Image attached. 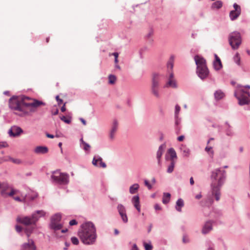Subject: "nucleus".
<instances>
[{
	"label": "nucleus",
	"instance_id": "1",
	"mask_svg": "<svg viewBox=\"0 0 250 250\" xmlns=\"http://www.w3.org/2000/svg\"><path fill=\"white\" fill-rule=\"evenodd\" d=\"M45 103L36 99H32L26 96H23L21 100L13 96L9 99V106L10 109L14 111V113L19 116L24 117L28 114V112L26 111L23 106L31 107V112H34L33 108H37L41 105H44Z\"/></svg>",
	"mask_w": 250,
	"mask_h": 250
},
{
	"label": "nucleus",
	"instance_id": "2",
	"mask_svg": "<svg viewBox=\"0 0 250 250\" xmlns=\"http://www.w3.org/2000/svg\"><path fill=\"white\" fill-rule=\"evenodd\" d=\"M226 178V171L221 168L214 169L211 171L210 175V179L212 181L211 184V200H212L213 197L216 201L220 200L221 188L225 183Z\"/></svg>",
	"mask_w": 250,
	"mask_h": 250
},
{
	"label": "nucleus",
	"instance_id": "3",
	"mask_svg": "<svg viewBox=\"0 0 250 250\" xmlns=\"http://www.w3.org/2000/svg\"><path fill=\"white\" fill-rule=\"evenodd\" d=\"M78 235L84 244H93L97 238L96 229L94 224L90 221L83 223L78 231Z\"/></svg>",
	"mask_w": 250,
	"mask_h": 250
},
{
	"label": "nucleus",
	"instance_id": "4",
	"mask_svg": "<svg viewBox=\"0 0 250 250\" xmlns=\"http://www.w3.org/2000/svg\"><path fill=\"white\" fill-rule=\"evenodd\" d=\"M194 59L196 65V74L197 76L202 80H205L208 77L209 73L205 59L198 55L195 56Z\"/></svg>",
	"mask_w": 250,
	"mask_h": 250
},
{
	"label": "nucleus",
	"instance_id": "5",
	"mask_svg": "<svg viewBox=\"0 0 250 250\" xmlns=\"http://www.w3.org/2000/svg\"><path fill=\"white\" fill-rule=\"evenodd\" d=\"M151 93L156 98H160L161 97V75L158 73H153L152 74L151 85Z\"/></svg>",
	"mask_w": 250,
	"mask_h": 250
},
{
	"label": "nucleus",
	"instance_id": "6",
	"mask_svg": "<svg viewBox=\"0 0 250 250\" xmlns=\"http://www.w3.org/2000/svg\"><path fill=\"white\" fill-rule=\"evenodd\" d=\"M69 176L67 173L61 172L57 170L52 172L51 182L57 185H66L69 183Z\"/></svg>",
	"mask_w": 250,
	"mask_h": 250
},
{
	"label": "nucleus",
	"instance_id": "7",
	"mask_svg": "<svg viewBox=\"0 0 250 250\" xmlns=\"http://www.w3.org/2000/svg\"><path fill=\"white\" fill-rule=\"evenodd\" d=\"M17 221L26 226L24 228V232L28 237H29L31 233L35 229V225L32 222V218L30 216L18 217Z\"/></svg>",
	"mask_w": 250,
	"mask_h": 250
},
{
	"label": "nucleus",
	"instance_id": "8",
	"mask_svg": "<svg viewBox=\"0 0 250 250\" xmlns=\"http://www.w3.org/2000/svg\"><path fill=\"white\" fill-rule=\"evenodd\" d=\"M229 42L233 49H237L241 43V37L240 33L233 32L230 33L229 37Z\"/></svg>",
	"mask_w": 250,
	"mask_h": 250
},
{
	"label": "nucleus",
	"instance_id": "9",
	"mask_svg": "<svg viewBox=\"0 0 250 250\" xmlns=\"http://www.w3.org/2000/svg\"><path fill=\"white\" fill-rule=\"evenodd\" d=\"M234 96L238 100V104L240 105L250 104V93H247V95H238L236 92H234Z\"/></svg>",
	"mask_w": 250,
	"mask_h": 250
},
{
	"label": "nucleus",
	"instance_id": "10",
	"mask_svg": "<svg viewBox=\"0 0 250 250\" xmlns=\"http://www.w3.org/2000/svg\"><path fill=\"white\" fill-rule=\"evenodd\" d=\"M169 87L175 89L178 87L176 81L174 78V74L173 72H170L167 81L164 85V88H167Z\"/></svg>",
	"mask_w": 250,
	"mask_h": 250
},
{
	"label": "nucleus",
	"instance_id": "11",
	"mask_svg": "<svg viewBox=\"0 0 250 250\" xmlns=\"http://www.w3.org/2000/svg\"><path fill=\"white\" fill-rule=\"evenodd\" d=\"M233 7L234 10L230 11L229 14V17L230 20L232 21L236 20L241 13V7L238 4L234 3L233 5Z\"/></svg>",
	"mask_w": 250,
	"mask_h": 250
},
{
	"label": "nucleus",
	"instance_id": "12",
	"mask_svg": "<svg viewBox=\"0 0 250 250\" xmlns=\"http://www.w3.org/2000/svg\"><path fill=\"white\" fill-rule=\"evenodd\" d=\"M117 209L123 222L125 223H127L128 218L127 216L126 211L125 207L123 205L119 204L117 207Z\"/></svg>",
	"mask_w": 250,
	"mask_h": 250
},
{
	"label": "nucleus",
	"instance_id": "13",
	"mask_svg": "<svg viewBox=\"0 0 250 250\" xmlns=\"http://www.w3.org/2000/svg\"><path fill=\"white\" fill-rule=\"evenodd\" d=\"M23 132V130L21 128L18 126L13 125L8 131V133L10 136L16 137Z\"/></svg>",
	"mask_w": 250,
	"mask_h": 250
},
{
	"label": "nucleus",
	"instance_id": "14",
	"mask_svg": "<svg viewBox=\"0 0 250 250\" xmlns=\"http://www.w3.org/2000/svg\"><path fill=\"white\" fill-rule=\"evenodd\" d=\"M212 223L213 222L210 220L204 223L201 229V232L203 234H207L212 230L213 229Z\"/></svg>",
	"mask_w": 250,
	"mask_h": 250
},
{
	"label": "nucleus",
	"instance_id": "15",
	"mask_svg": "<svg viewBox=\"0 0 250 250\" xmlns=\"http://www.w3.org/2000/svg\"><path fill=\"white\" fill-rule=\"evenodd\" d=\"M166 145L165 144H162L160 145L158 148V149L156 153V158L157 159L158 161V165L159 166L161 167L162 166V162H161V157L165 151V149L166 148Z\"/></svg>",
	"mask_w": 250,
	"mask_h": 250
},
{
	"label": "nucleus",
	"instance_id": "16",
	"mask_svg": "<svg viewBox=\"0 0 250 250\" xmlns=\"http://www.w3.org/2000/svg\"><path fill=\"white\" fill-rule=\"evenodd\" d=\"M36 247L32 239H28V242L21 246V250H36Z\"/></svg>",
	"mask_w": 250,
	"mask_h": 250
},
{
	"label": "nucleus",
	"instance_id": "17",
	"mask_svg": "<svg viewBox=\"0 0 250 250\" xmlns=\"http://www.w3.org/2000/svg\"><path fill=\"white\" fill-rule=\"evenodd\" d=\"M119 123L117 119H114L113 120L111 129L110 131L109 137L111 139H113L114 138L115 134L117 131L118 128Z\"/></svg>",
	"mask_w": 250,
	"mask_h": 250
},
{
	"label": "nucleus",
	"instance_id": "18",
	"mask_svg": "<svg viewBox=\"0 0 250 250\" xmlns=\"http://www.w3.org/2000/svg\"><path fill=\"white\" fill-rule=\"evenodd\" d=\"M45 214V212L42 210L36 211L30 216L32 218V222L35 225L39 219L41 217L44 216Z\"/></svg>",
	"mask_w": 250,
	"mask_h": 250
},
{
	"label": "nucleus",
	"instance_id": "19",
	"mask_svg": "<svg viewBox=\"0 0 250 250\" xmlns=\"http://www.w3.org/2000/svg\"><path fill=\"white\" fill-rule=\"evenodd\" d=\"M179 150L183 157L188 158L189 156L190 150L186 145H181L179 146Z\"/></svg>",
	"mask_w": 250,
	"mask_h": 250
},
{
	"label": "nucleus",
	"instance_id": "20",
	"mask_svg": "<svg viewBox=\"0 0 250 250\" xmlns=\"http://www.w3.org/2000/svg\"><path fill=\"white\" fill-rule=\"evenodd\" d=\"M131 202L137 211L140 212L141 211V206L139 195L133 196L131 199Z\"/></svg>",
	"mask_w": 250,
	"mask_h": 250
},
{
	"label": "nucleus",
	"instance_id": "21",
	"mask_svg": "<svg viewBox=\"0 0 250 250\" xmlns=\"http://www.w3.org/2000/svg\"><path fill=\"white\" fill-rule=\"evenodd\" d=\"M175 56L171 55L167 63V72L170 73V72H173V68L174 65Z\"/></svg>",
	"mask_w": 250,
	"mask_h": 250
},
{
	"label": "nucleus",
	"instance_id": "22",
	"mask_svg": "<svg viewBox=\"0 0 250 250\" xmlns=\"http://www.w3.org/2000/svg\"><path fill=\"white\" fill-rule=\"evenodd\" d=\"M226 125L225 133L226 135L229 137H232L234 135V132L233 130V127L228 122H226L225 123Z\"/></svg>",
	"mask_w": 250,
	"mask_h": 250
},
{
	"label": "nucleus",
	"instance_id": "23",
	"mask_svg": "<svg viewBox=\"0 0 250 250\" xmlns=\"http://www.w3.org/2000/svg\"><path fill=\"white\" fill-rule=\"evenodd\" d=\"M215 60L213 61V68L215 70L218 71L222 68V64L220 58L216 54H215Z\"/></svg>",
	"mask_w": 250,
	"mask_h": 250
},
{
	"label": "nucleus",
	"instance_id": "24",
	"mask_svg": "<svg viewBox=\"0 0 250 250\" xmlns=\"http://www.w3.org/2000/svg\"><path fill=\"white\" fill-rule=\"evenodd\" d=\"M48 152V148L45 146H38L34 149V152L39 154H46Z\"/></svg>",
	"mask_w": 250,
	"mask_h": 250
},
{
	"label": "nucleus",
	"instance_id": "25",
	"mask_svg": "<svg viewBox=\"0 0 250 250\" xmlns=\"http://www.w3.org/2000/svg\"><path fill=\"white\" fill-rule=\"evenodd\" d=\"M225 93L220 89L216 90L214 93V99L216 101H219L225 97Z\"/></svg>",
	"mask_w": 250,
	"mask_h": 250
},
{
	"label": "nucleus",
	"instance_id": "26",
	"mask_svg": "<svg viewBox=\"0 0 250 250\" xmlns=\"http://www.w3.org/2000/svg\"><path fill=\"white\" fill-rule=\"evenodd\" d=\"M184 206V200L182 198L178 199L176 202L175 205V209L178 212L182 211V208Z\"/></svg>",
	"mask_w": 250,
	"mask_h": 250
},
{
	"label": "nucleus",
	"instance_id": "27",
	"mask_svg": "<svg viewBox=\"0 0 250 250\" xmlns=\"http://www.w3.org/2000/svg\"><path fill=\"white\" fill-rule=\"evenodd\" d=\"M139 185L137 183H135L131 185L129 188V193L131 194H135L138 192L139 188Z\"/></svg>",
	"mask_w": 250,
	"mask_h": 250
},
{
	"label": "nucleus",
	"instance_id": "28",
	"mask_svg": "<svg viewBox=\"0 0 250 250\" xmlns=\"http://www.w3.org/2000/svg\"><path fill=\"white\" fill-rule=\"evenodd\" d=\"M81 147L85 151H89L90 146L83 140V138L80 139Z\"/></svg>",
	"mask_w": 250,
	"mask_h": 250
},
{
	"label": "nucleus",
	"instance_id": "29",
	"mask_svg": "<svg viewBox=\"0 0 250 250\" xmlns=\"http://www.w3.org/2000/svg\"><path fill=\"white\" fill-rule=\"evenodd\" d=\"M61 215L60 213H57L51 217V223H59L61 220Z\"/></svg>",
	"mask_w": 250,
	"mask_h": 250
},
{
	"label": "nucleus",
	"instance_id": "30",
	"mask_svg": "<svg viewBox=\"0 0 250 250\" xmlns=\"http://www.w3.org/2000/svg\"><path fill=\"white\" fill-rule=\"evenodd\" d=\"M171 195L169 193H166L164 192L163 193L162 202L164 204H167L169 201Z\"/></svg>",
	"mask_w": 250,
	"mask_h": 250
},
{
	"label": "nucleus",
	"instance_id": "31",
	"mask_svg": "<svg viewBox=\"0 0 250 250\" xmlns=\"http://www.w3.org/2000/svg\"><path fill=\"white\" fill-rule=\"evenodd\" d=\"M50 227L54 230H58L62 229V225L59 223H50Z\"/></svg>",
	"mask_w": 250,
	"mask_h": 250
},
{
	"label": "nucleus",
	"instance_id": "32",
	"mask_svg": "<svg viewBox=\"0 0 250 250\" xmlns=\"http://www.w3.org/2000/svg\"><path fill=\"white\" fill-rule=\"evenodd\" d=\"M168 153L170 156V161L174 160V159L177 158L176 152L173 148L171 147L168 149Z\"/></svg>",
	"mask_w": 250,
	"mask_h": 250
},
{
	"label": "nucleus",
	"instance_id": "33",
	"mask_svg": "<svg viewBox=\"0 0 250 250\" xmlns=\"http://www.w3.org/2000/svg\"><path fill=\"white\" fill-rule=\"evenodd\" d=\"M223 2L221 0H217L213 2L212 4V8L213 9H218L222 7Z\"/></svg>",
	"mask_w": 250,
	"mask_h": 250
},
{
	"label": "nucleus",
	"instance_id": "34",
	"mask_svg": "<svg viewBox=\"0 0 250 250\" xmlns=\"http://www.w3.org/2000/svg\"><path fill=\"white\" fill-rule=\"evenodd\" d=\"M0 188L2 189L1 194V195H3L5 193V191L9 188V186L6 182H2Z\"/></svg>",
	"mask_w": 250,
	"mask_h": 250
},
{
	"label": "nucleus",
	"instance_id": "35",
	"mask_svg": "<svg viewBox=\"0 0 250 250\" xmlns=\"http://www.w3.org/2000/svg\"><path fill=\"white\" fill-rule=\"evenodd\" d=\"M175 162L174 160H172L170 161V163L168 166L167 169V172L170 173L173 172L174 170V168L175 167Z\"/></svg>",
	"mask_w": 250,
	"mask_h": 250
},
{
	"label": "nucleus",
	"instance_id": "36",
	"mask_svg": "<svg viewBox=\"0 0 250 250\" xmlns=\"http://www.w3.org/2000/svg\"><path fill=\"white\" fill-rule=\"evenodd\" d=\"M103 160L101 157L98 155H96L94 157L92 160V164L96 167H98V162Z\"/></svg>",
	"mask_w": 250,
	"mask_h": 250
},
{
	"label": "nucleus",
	"instance_id": "37",
	"mask_svg": "<svg viewBox=\"0 0 250 250\" xmlns=\"http://www.w3.org/2000/svg\"><path fill=\"white\" fill-rule=\"evenodd\" d=\"M205 151L208 153V155L210 156V157H213V154H214V151L213 150H212V147L211 146H207L206 147H205Z\"/></svg>",
	"mask_w": 250,
	"mask_h": 250
},
{
	"label": "nucleus",
	"instance_id": "38",
	"mask_svg": "<svg viewBox=\"0 0 250 250\" xmlns=\"http://www.w3.org/2000/svg\"><path fill=\"white\" fill-rule=\"evenodd\" d=\"M235 92H236L238 95H247L248 91H245L243 87L240 86V88L238 89Z\"/></svg>",
	"mask_w": 250,
	"mask_h": 250
},
{
	"label": "nucleus",
	"instance_id": "39",
	"mask_svg": "<svg viewBox=\"0 0 250 250\" xmlns=\"http://www.w3.org/2000/svg\"><path fill=\"white\" fill-rule=\"evenodd\" d=\"M233 60L237 65H240V57L239 54L238 53H236L235 54V55L233 57Z\"/></svg>",
	"mask_w": 250,
	"mask_h": 250
},
{
	"label": "nucleus",
	"instance_id": "40",
	"mask_svg": "<svg viewBox=\"0 0 250 250\" xmlns=\"http://www.w3.org/2000/svg\"><path fill=\"white\" fill-rule=\"evenodd\" d=\"M174 119H175V129L179 130V128H178V125L181 123V118L179 117V116H174Z\"/></svg>",
	"mask_w": 250,
	"mask_h": 250
},
{
	"label": "nucleus",
	"instance_id": "41",
	"mask_svg": "<svg viewBox=\"0 0 250 250\" xmlns=\"http://www.w3.org/2000/svg\"><path fill=\"white\" fill-rule=\"evenodd\" d=\"M108 83L109 84H114L116 81V77L114 75H109L108 76Z\"/></svg>",
	"mask_w": 250,
	"mask_h": 250
},
{
	"label": "nucleus",
	"instance_id": "42",
	"mask_svg": "<svg viewBox=\"0 0 250 250\" xmlns=\"http://www.w3.org/2000/svg\"><path fill=\"white\" fill-rule=\"evenodd\" d=\"M71 241L72 243L75 245H78L79 244V239L75 236L72 237L71 238Z\"/></svg>",
	"mask_w": 250,
	"mask_h": 250
},
{
	"label": "nucleus",
	"instance_id": "43",
	"mask_svg": "<svg viewBox=\"0 0 250 250\" xmlns=\"http://www.w3.org/2000/svg\"><path fill=\"white\" fill-rule=\"evenodd\" d=\"M181 109L180 106L176 104L175 106V112H174V116H179V114Z\"/></svg>",
	"mask_w": 250,
	"mask_h": 250
},
{
	"label": "nucleus",
	"instance_id": "44",
	"mask_svg": "<svg viewBox=\"0 0 250 250\" xmlns=\"http://www.w3.org/2000/svg\"><path fill=\"white\" fill-rule=\"evenodd\" d=\"M60 119L63 122H64V123L68 124H70L71 122V120L70 118L69 119H66L64 116H62L60 117Z\"/></svg>",
	"mask_w": 250,
	"mask_h": 250
},
{
	"label": "nucleus",
	"instance_id": "45",
	"mask_svg": "<svg viewBox=\"0 0 250 250\" xmlns=\"http://www.w3.org/2000/svg\"><path fill=\"white\" fill-rule=\"evenodd\" d=\"M153 34V31L152 29H150L147 34L146 35V38L149 40L150 41H153V40L151 38Z\"/></svg>",
	"mask_w": 250,
	"mask_h": 250
},
{
	"label": "nucleus",
	"instance_id": "46",
	"mask_svg": "<svg viewBox=\"0 0 250 250\" xmlns=\"http://www.w3.org/2000/svg\"><path fill=\"white\" fill-rule=\"evenodd\" d=\"M144 247L146 250H151L152 249V246L150 243H144Z\"/></svg>",
	"mask_w": 250,
	"mask_h": 250
},
{
	"label": "nucleus",
	"instance_id": "47",
	"mask_svg": "<svg viewBox=\"0 0 250 250\" xmlns=\"http://www.w3.org/2000/svg\"><path fill=\"white\" fill-rule=\"evenodd\" d=\"M112 55L115 58V59H114L115 63L117 64L118 63V56H119L118 53H117V52H114V53H112Z\"/></svg>",
	"mask_w": 250,
	"mask_h": 250
},
{
	"label": "nucleus",
	"instance_id": "48",
	"mask_svg": "<svg viewBox=\"0 0 250 250\" xmlns=\"http://www.w3.org/2000/svg\"><path fill=\"white\" fill-rule=\"evenodd\" d=\"M17 190L12 188L11 191L8 193L7 195L9 196H13L15 194L17 193Z\"/></svg>",
	"mask_w": 250,
	"mask_h": 250
},
{
	"label": "nucleus",
	"instance_id": "49",
	"mask_svg": "<svg viewBox=\"0 0 250 250\" xmlns=\"http://www.w3.org/2000/svg\"><path fill=\"white\" fill-rule=\"evenodd\" d=\"M144 183L145 186L147 187L148 189H151L152 188L151 185L149 184V182L147 180H145L144 181Z\"/></svg>",
	"mask_w": 250,
	"mask_h": 250
},
{
	"label": "nucleus",
	"instance_id": "50",
	"mask_svg": "<svg viewBox=\"0 0 250 250\" xmlns=\"http://www.w3.org/2000/svg\"><path fill=\"white\" fill-rule=\"evenodd\" d=\"M15 229H16L17 232L18 233L21 232L23 229L20 226H18V225L16 226Z\"/></svg>",
	"mask_w": 250,
	"mask_h": 250
},
{
	"label": "nucleus",
	"instance_id": "51",
	"mask_svg": "<svg viewBox=\"0 0 250 250\" xmlns=\"http://www.w3.org/2000/svg\"><path fill=\"white\" fill-rule=\"evenodd\" d=\"M8 146V144L5 142H0V148L2 147H5Z\"/></svg>",
	"mask_w": 250,
	"mask_h": 250
},
{
	"label": "nucleus",
	"instance_id": "52",
	"mask_svg": "<svg viewBox=\"0 0 250 250\" xmlns=\"http://www.w3.org/2000/svg\"><path fill=\"white\" fill-rule=\"evenodd\" d=\"M69 225L73 226V225H77L78 224V222L76 221V220L73 219V220H71L69 222Z\"/></svg>",
	"mask_w": 250,
	"mask_h": 250
},
{
	"label": "nucleus",
	"instance_id": "53",
	"mask_svg": "<svg viewBox=\"0 0 250 250\" xmlns=\"http://www.w3.org/2000/svg\"><path fill=\"white\" fill-rule=\"evenodd\" d=\"M56 99L57 101L58 102V104L59 105H60L62 103V100L61 99H60L59 96L58 95H57L56 97Z\"/></svg>",
	"mask_w": 250,
	"mask_h": 250
},
{
	"label": "nucleus",
	"instance_id": "54",
	"mask_svg": "<svg viewBox=\"0 0 250 250\" xmlns=\"http://www.w3.org/2000/svg\"><path fill=\"white\" fill-rule=\"evenodd\" d=\"M99 164H100L99 167H102L103 168H105L106 167V164L105 163L103 162L102 161V160L100 161Z\"/></svg>",
	"mask_w": 250,
	"mask_h": 250
},
{
	"label": "nucleus",
	"instance_id": "55",
	"mask_svg": "<svg viewBox=\"0 0 250 250\" xmlns=\"http://www.w3.org/2000/svg\"><path fill=\"white\" fill-rule=\"evenodd\" d=\"M154 208L156 210H160L162 209L161 206L158 204H156L155 205Z\"/></svg>",
	"mask_w": 250,
	"mask_h": 250
},
{
	"label": "nucleus",
	"instance_id": "56",
	"mask_svg": "<svg viewBox=\"0 0 250 250\" xmlns=\"http://www.w3.org/2000/svg\"><path fill=\"white\" fill-rule=\"evenodd\" d=\"M10 160L14 163L20 164L21 163V161L19 159H14L11 158Z\"/></svg>",
	"mask_w": 250,
	"mask_h": 250
},
{
	"label": "nucleus",
	"instance_id": "57",
	"mask_svg": "<svg viewBox=\"0 0 250 250\" xmlns=\"http://www.w3.org/2000/svg\"><path fill=\"white\" fill-rule=\"evenodd\" d=\"M182 241L184 243H188L189 241L188 239L186 238L185 236L183 237Z\"/></svg>",
	"mask_w": 250,
	"mask_h": 250
},
{
	"label": "nucleus",
	"instance_id": "58",
	"mask_svg": "<svg viewBox=\"0 0 250 250\" xmlns=\"http://www.w3.org/2000/svg\"><path fill=\"white\" fill-rule=\"evenodd\" d=\"M184 138H185V136L184 135L180 136L177 138V140L180 142L183 141Z\"/></svg>",
	"mask_w": 250,
	"mask_h": 250
},
{
	"label": "nucleus",
	"instance_id": "59",
	"mask_svg": "<svg viewBox=\"0 0 250 250\" xmlns=\"http://www.w3.org/2000/svg\"><path fill=\"white\" fill-rule=\"evenodd\" d=\"M59 110L58 109H56L54 111H52V114L53 115H56L58 114Z\"/></svg>",
	"mask_w": 250,
	"mask_h": 250
},
{
	"label": "nucleus",
	"instance_id": "60",
	"mask_svg": "<svg viewBox=\"0 0 250 250\" xmlns=\"http://www.w3.org/2000/svg\"><path fill=\"white\" fill-rule=\"evenodd\" d=\"M46 136L47 137L49 138H51V139L54 138V137H55L53 135L50 134L48 133H46Z\"/></svg>",
	"mask_w": 250,
	"mask_h": 250
},
{
	"label": "nucleus",
	"instance_id": "61",
	"mask_svg": "<svg viewBox=\"0 0 250 250\" xmlns=\"http://www.w3.org/2000/svg\"><path fill=\"white\" fill-rule=\"evenodd\" d=\"M65 104H66V103H65L63 104V106L61 107V110L62 112H64L66 110Z\"/></svg>",
	"mask_w": 250,
	"mask_h": 250
},
{
	"label": "nucleus",
	"instance_id": "62",
	"mask_svg": "<svg viewBox=\"0 0 250 250\" xmlns=\"http://www.w3.org/2000/svg\"><path fill=\"white\" fill-rule=\"evenodd\" d=\"M13 199L18 202H22V200L19 197H13Z\"/></svg>",
	"mask_w": 250,
	"mask_h": 250
},
{
	"label": "nucleus",
	"instance_id": "63",
	"mask_svg": "<svg viewBox=\"0 0 250 250\" xmlns=\"http://www.w3.org/2000/svg\"><path fill=\"white\" fill-rule=\"evenodd\" d=\"M131 250H139L137 247L136 244H133Z\"/></svg>",
	"mask_w": 250,
	"mask_h": 250
},
{
	"label": "nucleus",
	"instance_id": "64",
	"mask_svg": "<svg viewBox=\"0 0 250 250\" xmlns=\"http://www.w3.org/2000/svg\"><path fill=\"white\" fill-rule=\"evenodd\" d=\"M206 250H214V249L212 246L209 245Z\"/></svg>",
	"mask_w": 250,
	"mask_h": 250
}]
</instances>
